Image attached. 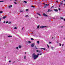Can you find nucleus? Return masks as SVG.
I'll list each match as a JSON object with an SVG mask.
<instances>
[{
	"label": "nucleus",
	"instance_id": "1",
	"mask_svg": "<svg viewBox=\"0 0 65 65\" xmlns=\"http://www.w3.org/2000/svg\"><path fill=\"white\" fill-rule=\"evenodd\" d=\"M39 54H38L37 55H36L35 54L33 53L32 55V56L34 60H35L36 59H37V58H38V56H39Z\"/></svg>",
	"mask_w": 65,
	"mask_h": 65
},
{
	"label": "nucleus",
	"instance_id": "2",
	"mask_svg": "<svg viewBox=\"0 0 65 65\" xmlns=\"http://www.w3.org/2000/svg\"><path fill=\"white\" fill-rule=\"evenodd\" d=\"M46 26H42L40 27V28H41L42 29H43V28H46Z\"/></svg>",
	"mask_w": 65,
	"mask_h": 65
},
{
	"label": "nucleus",
	"instance_id": "3",
	"mask_svg": "<svg viewBox=\"0 0 65 65\" xmlns=\"http://www.w3.org/2000/svg\"><path fill=\"white\" fill-rule=\"evenodd\" d=\"M44 8H46L47 7V6H48V5L47 4H46L44 5Z\"/></svg>",
	"mask_w": 65,
	"mask_h": 65
},
{
	"label": "nucleus",
	"instance_id": "4",
	"mask_svg": "<svg viewBox=\"0 0 65 65\" xmlns=\"http://www.w3.org/2000/svg\"><path fill=\"white\" fill-rule=\"evenodd\" d=\"M43 16H44V17H47V15H46V14H45V13H44L43 14Z\"/></svg>",
	"mask_w": 65,
	"mask_h": 65
},
{
	"label": "nucleus",
	"instance_id": "5",
	"mask_svg": "<svg viewBox=\"0 0 65 65\" xmlns=\"http://www.w3.org/2000/svg\"><path fill=\"white\" fill-rule=\"evenodd\" d=\"M35 45V44L34 43H33L31 45V47H33Z\"/></svg>",
	"mask_w": 65,
	"mask_h": 65
},
{
	"label": "nucleus",
	"instance_id": "6",
	"mask_svg": "<svg viewBox=\"0 0 65 65\" xmlns=\"http://www.w3.org/2000/svg\"><path fill=\"white\" fill-rule=\"evenodd\" d=\"M54 11H55L56 12H57L58 11V9H54Z\"/></svg>",
	"mask_w": 65,
	"mask_h": 65
},
{
	"label": "nucleus",
	"instance_id": "7",
	"mask_svg": "<svg viewBox=\"0 0 65 65\" xmlns=\"http://www.w3.org/2000/svg\"><path fill=\"white\" fill-rule=\"evenodd\" d=\"M40 49H41V50H45V48H41Z\"/></svg>",
	"mask_w": 65,
	"mask_h": 65
},
{
	"label": "nucleus",
	"instance_id": "8",
	"mask_svg": "<svg viewBox=\"0 0 65 65\" xmlns=\"http://www.w3.org/2000/svg\"><path fill=\"white\" fill-rule=\"evenodd\" d=\"M6 18V16H4V17H3V19H5Z\"/></svg>",
	"mask_w": 65,
	"mask_h": 65
},
{
	"label": "nucleus",
	"instance_id": "9",
	"mask_svg": "<svg viewBox=\"0 0 65 65\" xmlns=\"http://www.w3.org/2000/svg\"><path fill=\"white\" fill-rule=\"evenodd\" d=\"M12 7V5L9 6H8L9 8H10V7Z\"/></svg>",
	"mask_w": 65,
	"mask_h": 65
},
{
	"label": "nucleus",
	"instance_id": "10",
	"mask_svg": "<svg viewBox=\"0 0 65 65\" xmlns=\"http://www.w3.org/2000/svg\"><path fill=\"white\" fill-rule=\"evenodd\" d=\"M8 37H12V36H8Z\"/></svg>",
	"mask_w": 65,
	"mask_h": 65
},
{
	"label": "nucleus",
	"instance_id": "11",
	"mask_svg": "<svg viewBox=\"0 0 65 65\" xmlns=\"http://www.w3.org/2000/svg\"><path fill=\"white\" fill-rule=\"evenodd\" d=\"M19 48H21V47H22V46H20V45H19Z\"/></svg>",
	"mask_w": 65,
	"mask_h": 65
},
{
	"label": "nucleus",
	"instance_id": "12",
	"mask_svg": "<svg viewBox=\"0 0 65 65\" xmlns=\"http://www.w3.org/2000/svg\"><path fill=\"white\" fill-rule=\"evenodd\" d=\"M40 26L38 25L37 26V29H39V28Z\"/></svg>",
	"mask_w": 65,
	"mask_h": 65
},
{
	"label": "nucleus",
	"instance_id": "13",
	"mask_svg": "<svg viewBox=\"0 0 65 65\" xmlns=\"http://www.w3.org/2000/svg\"><path fill=\"white\" fill-rule=\"evenodd\" d=\"M37 14H38V15H39V16H41V15L40 14L38 13H37Z\"/></svg>",
	"mask_w": 65,
	"mask_h": 65
},
{
	"label": "nucleus",
	"instance_id": "14",
	"mask_svg": "<svg viewBox=\"0 0 65 65\" xmlns=\"http://www.w3.org/2000/svg\"><path fill=\"white\" fill-rule=\"evenodd\" d=\"M3 13V11H0V13Z\"/></svg>",
	"mask_w": 65,
	"mask_h": 65
},
{
	"label": "nucleus",
	"instance_id": "15",
	"mask_svg": "<svg viewBox=\"0 0 65 65\" xmlns=\"http://www.w3.org/2000/svg\"><path fill=\"white\" fill-rule=\"evenodd\" d=\"M24 3H27V2L26 1H24Z\"/></svg>",
	"mask_w": 65,
	"mask_h": 65
},
{
	"label": "nucleus",
	"instance_id": "16",
	"mask_svg": "<svg viewBox=\"0 0 65 65\" xmlns=\"http://www.w3.org/2000/svg\"><path fill=\"white\" fill-rule=\"evenodd\" d=\"M37 42L38 44H39V41H38Z\"/></svg>",
	"mask_w": 65,
	"mask_h": 65
},
{
	"label": "nucleus",
	"instance_id": "17",
	"mask_svg": "<svg viewBox=\"0 0 65 65\" xmlns=\"http://www.w3.org/2000/svg\"><path fill=\"white\" fill-rule=\"evenodd\" d=\"M31 40H34V39H33V38H31Z\"/></svg>",
	"mask_w": 65,
	"mask_h": 65
},
{
	"label": "nucleus",
	"instance_id": "18",
	"mask_svg": "<svg viewBox=\"0 0 65 65\" xmlns=\"http://www.w3.org/2000/svg\"><path fill=\"white\" fill-rule=\"evenodd\" d=\"M60 5H62V6L63 5V3H61Z\"/></svg>",
	"mask_w": 65,
	"mask_h": 65
},
{
	"label": "nucleus",
	"instance_id": "19",
	"mask_svg": "<svg viewBox=\"0 0 65 65\" xmlns=\"http://www.w3.org/2000/svg\"><path fill=\"white\" fill-rule=\"evenodd\" d=\"M28 9H27L26 10V11H28Z\"/></svg>",
	"mask_w": 65,
	"mask_h": 65
},
{
	"label": "nucleus",
	"instance_id": "20",
	"mask_svg": "<svg viewBox=\"0 0 65 65\" xmlns=\"http://www.w3.org/2000/svg\"><path fill=\"white\" fill-rule=\"evenodd\" d=\"M11 22H8V24H11Z\"/></svg>",
	"mask_w": 65,
	"mask_h": 65
},
{
	"label": "nucleus",
	"instance_id": "21",
	"mask_svg": "<svg viewBox=\"0 0 65 65\" xmlns=\"http://www.w3.org/2000/svg\"><path fill=\"white\" fill-rule=\"evenodd\" d=\"M60 19H62V20H63V18H61V17L60 18Z\"/></svg>",
	"mask_w": 65,
	"mask_h": 65
},
{
	"label": "nucleus",
	"instance_id": "22",
	"mask_svg": "<svg viewBox=\"0 0 65 65\" xmlns=\"http://www.w3.org/2000/svg\"><path fill=\"white\" fill-rule=\"evenodd\" d=\"M28 42H29V43H31V42H30V41H28Z\"/></svg>",
	"mask_w": 65,
	"mask_h": 65
},
{
	"label": "nucleus",
	"instance_id": "23",
	"mask_svg": "<svg viewBox=\"0 0 65 65\" xmlns=\"http://www.w3.org/2000/svg\"><path fill=\"white\" fill-rule=\"evenodd\" d=\"M17 29V27H15L14 28V29Z\"/></svg>",
	"mask_w": 65,
	"mask_h": 65
},
{
	"label": "nucleus",
	"instance_id": "24",
	"mask_svg": "<svg viewBox=\"0 0 65 65\" xmlns=\"http://www.w3.org/2000/svg\"><path fill=\"white\" fill-rule=\"evenodd\" d=\"M14 3L15 4H17V3H16L15 2H14Z\"/></svg>",
	"mask_w": 65,
	"mask_h": 65
},
{
	"label": "nucleus",
	"instance_id": "25",
	"mask_svg": "<svg viewBox=\"0 0 65 65\" xmlns=\"http://www.w3.org/2000/svg\"><path fill=\"white\" fill-rule=\"evenodd\" d=\"M23 11H23V10H20V12H23Z\"/></svg>",
	"mask_w": 65,
	"mask_h": 65
},
{
	"label": "nucleus",
	"instance_id": "26",
	"mask_svg": "<svg viewBox=\"0 0 65 65\" xmlns=\"http://www.w3.org/2000/svg\"><path fill=\"white\" fill-rule=\"evenodd\" d=\"M38 52L39 53H40L41 51H40L39 50V51H38Z\"/></svg>",
	"mask_w": 65,
	"mask_h": 65
},
{
	"label": "nucleus",
	"instance_id": "27",
	"mask_svg": "<svg viewBox=\"0 0 65 65\" xmlns=\"http://www.w3.org/2000/svg\"><path fill=\"white\" fill-rule=\"evenodd\" d=\"M47 46L48 47V48H49V46L48 44L47 45Z\"/></svg>",
	"mask_w": 65,
	"mask_h": 65
},
{
	"label": "nucleus",
	"instance_id": "28",
	"mask_svg": "<svg viewBox=\"0 0 65 65\" xmlns=\"http://www.w3.org/2000/svg\"><path fill=\"white\" fill-rule=\"evenodd\" d=\"M51 48H52V49H53V48H54V47H51Z\"/></svg>",
	"mask_w": 65,
	"mask_h": 65
},
{
	"label": "nucleus",
	"instance_id": "29",
	"mask_svg": "<svg viewBox=\"0 0 65 65\" xmlns=\"http://www.w3.org/2000/svg\"><path fill=\"white\" fill-rule=\"evenodd\" d=\"M48 10L47 11V12H49L50 11V9H48Z\"/></svg>",
	"mask_w": 65,
	"mask_h": 65
},
{
	"label": "nucleus",
	"instance_id": "30",
	"mask_svg": "<svg viewBox=\"0 0 65 65\" xmlns=\"http://www.w3.org/2000/svg\"><path fill=\"white\" fill-rule=\"evenodd\" d=\"M58 10H61V9L60 8H59Z\"/></svg>",
	"mask_w": 65,
	"mask_h": 65
},
{
	"label": "nucleus",
	"instance_id": "31",
	"mask_svg": "<svg viewBox=\"0 0 65 65\" xmlns=\"http://www.w3.org/2000/svg\"><path fill=\"white\" fill-rule=\"evenodd\" d=\"M4 2V1H0V2Z\"/></svg>",
	"mask_w": 65,
	"mask_h": 65
},
{
	"label": "nucleus",
	"instance_id": "32",
	"mask_svg": "<svg viewBox=\"0 0 65 65\" xmlns=\"http://www.w3.org/2000/svg\"><path fill=\"white\" fill-rule=\"evenodd\" d=\"M26 56H25V57H24V59H26Z\"/></svg>",
	"mask_w": 65,
	"mask_h": 65
},
{
	"label": "nucleus",
	"instance_id": "33",
	"mask_svg": "<svg viewBox=\"0 0 65 65\" xmlns=\"http://www.w3.org/2000/svg\"><path fill=\"white\" fill-rule=\"evenodd\" d=\"M6 24H7V23H8V21H7L6 22Z\"/></svg>",
	"mask_w": 65,
	"mask_h": 65
},
{
	"label": "nucleus",
	"instance_id": "34",
	"mask_svg": "<svg viewBox=\"0 0 65 65\" xmlns=\"http://www.w3.org/2000/svg\"><path fill=\"white\" fill-rule=\"evenodd\" d=\"M18 47H16V49H17V50L18 49Z\"/></svg>",
	"mask_w": 65,
	"mask_h": 65
},
{
	"label": "nucleus",
	"instance_id": "35",
	"mask_svg": "<svg viewBox=\"0 0 65 65\" xmlns=\"http://www.w3.org/2000/svg\"><path fill=\"white\" fill-rule=\"evenodd\" d=\"M39 51V50H36V52H38Z\"/></svg>",
	"mask_w": 65,
	"mask_h": 65
},
{
	"label": "nucleus",
	"instance_id": "36",
	"mask_svg": "<svg viewBox=\"0 0 65 65\" xmlns=\"http://www.w3.org/2000/svg\"><path fill=\"white\" fill-rule=\"evenodd\" d=\"M1 18H0V21H1Z\"/></svg>",
	"mask_w": 65,
	"mask_h": 65
},
{
	"label": "nucleus",
	"instance_id": "37",
	"mask_svg": "<svg viewBox=\"0 0 65 65\" xmlns=\"http://www.w3.org/2000/svg\"><path fill=\"white\" fill-rule=\"evenodd\" d=\"M59 44H60V46H61V43H60Z\"/></svg>",
	"mask_w": 65,
	"mask_h": 65
},
{
	"label": "nucleus",
	"instance_id": "38",
	"mask_svg": "<svg viewBox=\"0 0 65 65\" xmlns=\"http://www.w3.org/2000/svg\"><path fill=\"white\" fill-rule=\"evenodd\" d=\"M35 48L36 49H37V47H36V46H35Z\"/></svg>",
	"mask_w": 65,
	"mask_h": 65
},
{
	"label": "nucleus",
	"instance_id": "39",
	"mask_svg": "<svg viewBox=\"0 0 65 65\" xmlns=\"http://www.w3.org/2000/svg\"><path fill=\"white\" fill-rule=\"evenodd\" d=\"M52 11V10H50V12H51V11Z\"/></svg>",
	"mask_w": 65,
	"mask_h": 65
},
{
	"label": "nucleus",
	"instance_id": "40",
	"mask_svg": "<svg viewBox=\"0 0 65 65\" xmlns=\"http://www.w3.org/2000/svg\"><path fill=\"white\" fill-rule=\"evenodd\" d=\"M25 17H28V15H26V16H25Z\"/></svg>",
	"mask_w": 65,
	"mask_h": 65
},
{
	"label": "nucleus",
	"instance_id": "41",
	"mask_svg": "<svg viewBox=\"0 0 65 65\" xmlns=\"http://www.w3.org/2000/svg\"><path fill=\"white\" fill-rule=\"evenodd\" d=\"M63 45H64V44H63L62 45V46H63Z\"/></svg>",
	"mask_w": 65,
	"mask_h": 65
},
{
	"label": "nucleus",
	"instance_id": "42",
	"mask_svg": "<svg viewBox=\"0 0 65 65\" xmlns=\"http://www.w3.org/2000/svg\"><path fill=\"white\" fill-rule=\"evenodd\" d=\"M9 62L10 63V62H11V61H9Z\"/></svg>",
	"mask_w": 65,
	"mask_h": 65
},
{
	"label": "nucleus",
	"instance_id": "43",
	"mask_svg": "<svg viewBox=\"0 0 65 65\" xmlns=\"http://www.w3.org/2000/svg\"><path fill=\"white\" fill-rule=\"evenodd\" d=\"M53 7H54V6H52V7H51V8H53Z\"/></svg>",
	"mask_w": 65,
	"mask_h": 65
},
{
	"label": "nucleus",
	"instance_id": "44",
	"mask_svg": "<svg viewBox=\"0 0 65 65\" xmlns=\"http://www.w3.org/2000/svg\"><path fill=\"white\" fill-rule=\"evenodd\" d=\"M39 55H42V54H40Z\"/></svg>",
	"mask_w": 65,
	"mask_h": 65
},
{
	"label": "nucleus",
	"instance_id": "45",
	"mask_svg": "<svg viewBox=\"0 0 65 65\" xmlns=\"http://www.w3.org/2000/svg\"><path fill=\"white\" fill-rule=\"evenodd\" d=\"M33 7V6H31V7Z\"/></svg>",
	"mask_w": 65,
	"mask_h": 65
},
{
	"label": "nucleus",
	"instance_id": "46",
	"mask_svg": "<svg viewBox=\"0 0 65 65\" xmlns=\"http://www.w3.org/2000/svg\"><path fill=\"white\" fill-rule=\"evenodd\" d=\"M4 23H5V22L4 21Z\"/></svg>",
	"mask_w": 65,
	"mask_h": 65
},
{
	"label": "nucleus",
	"instance_id": "47",
	"mask_svg": "<svg viewBox=\"0 0 65 65\" xmlns=\"http://www.w3.org/2000/svg\"><path fill=\"white\" fill-rule=\"evenodd\" d=\"M33 7L34 8V7H35V6H33V7Z\"/></svg>",
	"mask_w": 65,
	"mask_h": 65
},
{
	"label": "nucleus",
	"instance_id": "48",
	"mask_svg": "<svg viewBox=\"0 0 65 65\" xmlns=\"http://www.w3.org/2000/svg\"><path fill=\"white\" fill-rule=\"evenodd\" d=\"M49 43H50V44L51 43V42H49Z\"/></svg>",
	"mask_w": 65,
	"mask_h": 65
},
{
	"label": "nucleus",
	"instance_id": "49",
	"mask_svg": "<svg viewBox=\"0 0 65 65\" xmlns=\"http://www.w3.org/2000/svg\"><path fill=\"white\" fill-rule=\"evenodd\" d=\"M63 26H61V28H63Z\"/></svg>",
	"mask_w": 65,
	"mask_h": 65
},
{
	"label": "nucleus",
	"instance_id": "50",
	"mask_svg": "<svg viewBox=\"0 0 65 65\" xmlns=\"http://www.w3.org/2000/svg\"><path fill=\"white\" fill-rule=\"evenodd\" d=\"M56 2H58V1H56Z\"/></svg>",
	"mask_w": 65,
	"mask_h": 65
},
{
	"label": "nucleus",
	"instance_id": "51",
	"mask_svg": "<svg viewBox=\"0 0 65 65\" xmlns=\"http://www.w3.org/2000/svg\"><path fill=\"white\" fill-rule=\"evenodd\" d=\"M53 38H54V37H52V39H53Z\"/></svg>",
	"mask_w": 65,
	"mask_h": 65
},
{
	"label": "nucleus",
	"instance_id": "52",
	"mask_svg": "<svg viewBox=\"0 0 65 65\" xmlns=\"http://www.w3.org/2000/svg\"><path fill=\"white\" fill-rule=\"evenodd\" d=\"M60 6H60V5H59V7H60Z\"/></svg>",
	"mask_w": 65,
	"mask_h": 65
},
{
	"label": "nucleus",
	"instance_id": "53",
	"mask_svg": "<svg viewBox=\"0 0 65 65\" xmlns=\"http://www.w3.org/2000/svg\"><path fill=\"white\" fill-rule=\"evenodd\" d=\"M23 28H24V27H23L22 28V29L23 30Z\"/></svg>",
	"mask_w": 65,
	"mask_h": 65
},
{
	"label": "nucleus",
	"instance_id": "54",
	"mask_svg": "<svg viewBox=\"0 0 65 65\" xmlns=\"http://www.w3.org/2000/svg\"><path fill=\"white\" fill-rule=\"evenodd\" d=\"M64 21H65V19H64Z\"/></svg>",
	"mask_w": 65,
	"mask_h": 65
},
{
	"label": "nucleus",
	"instance_id": "55",
	"mask_svg": "<svg viewBox=\"0 0 65 65\" xmlns=\"http://www.w3.org/2000/svg\"><path fill=\"white\" fill-rule=\"evenodd\" d=\"M48 6H49L50 5L49 4H48Z\"/></svg>",
	"mask_w": 65,
	"mask_h": 65
},
{
	"label": "nucleus",
	"instance_id": "56",
	"mask_svg": "<svg viewBox=\"0 0 65 65\" xmlns=\"http://www.w3.org/2000/svg\"><path fill=\"white\" fill-rule=\"evenodd\" d=\"M54 19H55V18H53Z\"/></svg>",
	"mask_w": 65,
	"mask_h": 65
},
{
	"label": "nucleus",
	"instance_id": "57",
	"mask_svg": "<svg viewBox=\"0 0 65 65\" xmlns=\"http://www.w3.org/2000/svg\"><path fill=\"white\" fill-rule=\"evenodd\" d=\"M64 1L65 2V0H64Z\"/></svg>",
	"mask_w": 65,
	"mask_h": 65
},
{
	"label": "nucleus",
	"instance_id": "58",
	"mask_svg": "<svg viewBox=\"0 0 65 65\" xmlns=\"http://www.w3.org/2000/svg\"><path fill=\"white\" fill-rule=\"evenodd\" d=\"M25 54H27V53H26V52L25 53Z\"/></svg>",
	"mask_w": 65,
	"mask_h": 65
},
{
	"label": "nucleus",
	"instance_id": "59",
	"mask_svg": "<svg viewBox=\"0 0 65 65\" xmlns=\"http://www.w3.org/2000/svg\"><path fill=\"white\" fill-rule=\"evenodd\" d=\"M14 62H15V61H14L13 62V63H14Z\"/></svg>",
	"mask_w": 65,
	"mask_h": 65
},
{
	"label": "nucleus",
	"instance_id": "60",
	"mask_svg": "<svg viewBox=\"0 0 65 65\" xmlns=\"http://www.w3.org/2000/svg\"><path fill=\"white\" fill-rule=\"evenodd\" d=\"M64 39H65V38H64Z\"/></svg>",
	"mask_w": 65,
	"mask_h": 65
},
{
	"label": "nucleus",
	"instance_id": "61",
	"mask_svg": "<svg viewBox=\"0 0 65 65\" xmlns=\"http://www.w3.org/2000/svg\"><path fill=\"white\" fill-rule=\"evenodd\" d=\"M38 18V17H37V18Z\"/></svg>",
	"mask_w": 65,
	"mask_h": 65
},
{
	"label": "nucleus",
	"instance_id": "62",
	"mask_svg": "<svg viewBox=\"0 0 65 65\" xmlns=\"http://www.w3.org/2000/svg\"><path fill=\"white\" fill-rule=\"evenodd\" d=\"M50 21H51V20H50Z\"/></svg>",
	"mask_w": 65,
	"mask_h": 65
},
{
	"label": "nucleus",
	"instance_id": "63",
	"mask_svg": "<svg viewBox=\"0 0 65 65\" xmlns=\"http://www.w3.org/2000/svg\"><path fill=\"white\" fill-rule=\"evenodd\" d=\"M42 0V1H43V0Z\"/></svg>",
	"mask_w": 65,
	"mask_h": 65
},
{
	"label": "nucleus",
	"instance_id": "64",
	"mask_svg": "<svg viewBox=\"0 0 65 65\" xmlns=\"http://www.w3.org/2000/svg\"><path fill=\"white\" fill-rule=\"evenodd\" d=\"M64 5H65V4H64Z\"/></svg>",
	"mask_w": 65,
	"mask_h": 65
}]
</instances>
